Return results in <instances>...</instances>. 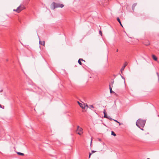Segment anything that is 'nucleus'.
Returning <instances> with one entry per match:
<instances>
[{
  "label": "nucleus",
  "instance_id": "obj_31",
  "mask_svg": "<svg viewBox=\"0 0 159 159\" xmlns=\"http://www.w3.org/2000/svg\"><path fill=\"white\" fill-rule=\"evenodd\" d=\"M92 153H89V155L90 156L91 155Z\"/></svg>",
  "mask_w": 159,
  "mask_h": 159
},
{
  "label": "nucleus",
  "instance_id": "obj_32",
  "mask_svg": "<svg viewBox=\"0 0 159 159\" xmlns=\"http://www.w3.org/2000/svg\"><path fill=\"white\" fill-rule=\"evenodd\" d=\"M149 43H148V44H146V46H148V45H149Z\"/></svg>",
  "mask_w": 159,
  "mask_h": 159
},
{
  "label": "nucleus",
  "instance_id": "obj_29",
  "mask_svg": "<svg viewBox=\"0 0 159 159\" xmlns=\"http://www.w3.org/2000/svg\"><path fill=\"white\" fill-rule=\"evenodd\" d=\"M92 143V139H91V143H90V145H91Z\"/></svg>",
  "mask_w": 159,
  "mask_h": 159
},
{
  "label": "nucleus",
  "instance_id": "obj_24",
  "mask_svg": "<svg viewBox=\"0 0 159 159\" xmlns=\"http://www.w3.org/2000/svg\"><path fill=\"white\" fill-rule=\"evenodd\" d=\"M105 0H101V1L102 2V3H104Z\"/></svg>",
  "mask_w": 159,
  "mask_h": 159
},
{
  "label": "nucleus",
  "instance_id": "obj_21",
  "mask_svg": "<svg viewBox=\"0 0 159 159\" xmlns=\"http://www.w3.org/2000/svg\"><path fill=\"white\" fill-rule=\"evenodd\" d=\"M77 134L80 135H81V134H82V133H81V132H78L77 133Z\"/></svg>",
  "mask_w": 159,
  "mask_h": 159
},
{
  "label": "nucleus",
  "instance_id": "obj_4",
  "mask_svg": "<svg viewBox=\"0 0 159 159\" xmlns=\"http://www.w3.org/2000/svg\"><path fill=\"white\" fill-rule=\"evenodd\" d=\"M77 103L79 104L80 107L82 109H85V107H88V105L87 104H86V105L85 104H82V103H80L79 101H77Z\"/></svg>",
  "mask_w": 159,
  "mask_h": 159
},
{
  "label": "nucleus",
  "instance_id": "obj_11",
  "mask_svg": "<svg viewBox=\"0 0 159 159\" xmlns=\"http://www.w3.org/2000/svg\"><path fill=\"white\" fill-rule=\"evenodd\" d=\"M114 81H112L111 82V83H109V87H113V85L114 84Z\"/></svg>",
  "mask_w": 159,
  "mask_h": 159
},
{
  "label": "nucleus",
  "instance_id": "obj_13",
  "mask_svg": "<svg viewBox=\"0 0 159 159\" xmlns=\"http://www.w3.org/2000/svg\"><path fill=\"white\" fill-rule=\"evenodd\" d=\"M17 154H18L19 155H21L23 156L24 155V154L20 152H17Z\"/></svg>",
  "mask_w": 159,
  "mask_h": 159
},
{
  "label": "nucleus",
  "instance_id": "obj_26",
  "mask_svg": "<svg viewBox=\"0 0 159 159\" xmlns=\"http://www.w3.org/2000/svg\"><path fill=\"white\" fill-rule=\"evenodd\" d=\"M13 11H16V12H17L18 13V11H16V9H14L13 10Z\"/></svg>",
  "mask_w": 159,
  "mask_h": 159
},
{
  "label": "nucleus",
  "instance_id": "obj_16",
  "mask_svg": "<svg viewBox=\"0 0 159 159\" xmlns=\"http://www.w3.org/2000/svg\"><path fill=\"white\" fill-rule=\"evenodd\" d=\"M78 62L80 65H82V62H81V61L80 60V59H79L78 61Z\"/></svg>",
  "mask_w": 159,
  "mask_h": 159
},
{
  "label": "nucleus",
  "instance_id": "obj_12",
  "mask_svg": "<svg viewBox=\"0 0 159 159\" xmlns=\"http://www.w3.org/2000/svg\"><path fill=\"white\" fill-rule=\"evenodd\" d=\"M87 107L91 110H92V108H94L93 105H89V106H88Z\"/></svg>",
  "mask_w": 159,
  "mask_h": 159
},
{
  "label": "nucleus",
  "instance_id": "obj_2",
  "mask_svg": "<svg viewBox=\"0 0 159 159\" xmlns=\"http://www.w3.org/2000/svg\"><path fill=\"white\" fill-rule=\"evenodd\" d=\"M64 5L62 4L56 3L55 2H53L51 5V8L54 10L55 8L60 7L62 8Z\"/></svg>",
  "mask_w": 159,
  "mask_h": 159
},
{
  "label": "nucleus",
  "instance_id": "obj_20",
  "mask_svg": "<svg viewBox=\"0 0 159 159\" xmlns=\"http://www.w3.org/2000/svg\"><path fill=\"white\" fill-rule=\"evenodd\" d=\"M99 34L101 35L102 36V33L101 31L100 30L99 32Z\"/></svg>",
  "mask_w": 159,
  "mask_h": 159
},
{
  "label": "nucleus",
  "instance_id": "obj_17",
  "mask_svg": "<svg viewBox=\"0 0 159 159\" xmlns=\"http://www.w3.org/2000/svg\"><path fill=\"white\" fill-rule=\"evenodd\" d=\"M126 65H127V64H126V62H125V65L123 67H122L121 69V70H124V68H125V66H126Z\"/></svg>",
  "mask_w": 159,
  "mask_h": 159
},
{
  "label": "nucleus",
  "instance_id": "obj_38",
  "mask_svg": "<svg viewBox=\"0 0 159 159\" xmlns=\"http://www.w3.org/2000/svg\"><path fill=\"white\" fill-rule=\"evenodd\" d=\"M136 62H137V64H138V63H137V61H136Z\"/></svg>",
  "mask_w": 159,
  "mask_h": 159
},
{
  "label": "nucleus",
  "instance_id": "obj_22",
  "mask_svg": "<svg viewBox=\"0 0 159 159\" xmlns=\"http://www.w3.org/2000/svg\"><path fill=\"white\" fill-rule=\"evenodd\" d=\"M81 61H85V60H84L82 58H80L79 59Z\"/></svg>",
  "mask_w": 159,
  "mask_h": 159
},
{
  "label": "nucleus",
  "instance_id": "obj_36",
  "mask_svg": "<svg viewBox=\"0 0 159 159\" xmlns=\"http://www.w3.org/2000/svg\"><path fill=\"white\" fill-rule=\"evenodd\" d=\"M90 156L89 155V158H90Z\"/></svg>",
  "mask_w": 159,
  "mask_h": 159
},
{
  "label": "nucleus",
  "instance_id": "obj_3",
  "mask_svg": "<svg viewBox=\"0 0 159 159\" xmlns=\"http://www.w3.org/2000/svg\"><path fill=\"white\" fill-rule=\"evenodd\" d=\"M25 9L24 6L23 5H20L16 9V11H18V13H19L21 11Z\"/></svg>",
  "mask_w": 159,
  "mask_h": 159
},
{
  "label": "nucleus",
  "instance_id": "obj_9",
  "mask_svg": "<svg viewBox=\"0 0 159 159\" xmlns=\"http://www.w3.org/2000/svg\"><path fill=\"white\" fill-rule=\"evenodd\" d=\"M39 44H41V45H42L43 46H44L45 45V42L44 41H39Z\"/></svg>",
  "mask_w": 159,
  "mask_h": 159
},
{
  "label": "nucleus",
  "instance_id": "obj_39",
  "mask_svg": "<svg viewBox=\"0 0 159 159\" xmlns=\"http://www.w3.org/2000/svg\"><path fill=\"white\" fill-rule=\"evenodd\" d=\"M147 159H150V158H147Z\"/></svg>",
  "mask_w": 159,
  "mask_h": 159
},
{
  "label": "nucleus",
  "instance_id": "obj_5",
  "mask_svg": "<svg viewBox=\"0 0 159 159\" xmlns=\"http://www.w3.org/2000/svg\"><path fill=\"white\" fill-rule=\"evenodd\" d=\"M82 130H83V129L81 128L80 127H79V126H77V131H79V132H81L82 131Z\"/></svg>",
  "mask_w": 159,
  "mask_h": 159
},
{
  "label": "nucleus",
  "instance_id": "obj_25",
  "mask_svg": "<svg viewBox=\"0 0 159 159\" xmlns=\"http://www.w3.org/2000/svg\"><path fill=\"white\" fill-rule=\"evenodd\" d=\"M96 152V151H94V150H92V153H94Z\"/></svg>",
  "mask_w": 159,
  "mask_h": 159
},
{
  "label": "nucleus",
  "instance_id": "obj_23",
  "mask_svg": "<svg viewBox=\"0 0 159 159\" xmlns=\"http://www.w3.org/2000/svg\"><path fill=\"white\" fill-rule=\"evenodd\" d=\"M103 113H104V115L105 114H107L105 109H104V111H103Z\"/></svg>",
  "mask_w": 159,
  "mask_h": 159
},
{
  "label": "nucleus",
  "instance_id": "obj_35",
  "mask_svg": "<svg viewBox=\"0 0 159 159\" xmlns=\"http://www.w3.org/2000/svg\"><path fill=\"white\" fill-rule=\"evenodd\" d=\"M0 108H2V106L0 104Z\"/></svg>",
  "mask_w": 159,
  "mask_h": 159
},
{
  "label": "nucleus",
  "instance_id": "obj_28",
  "mask_svg": "<svg viewBox=\"0 0 159 159\" xmlns=\"http://www.w3.org/2000/svg\"><path fill=\"white\" fill-rule=\"evenodd\" d=\"M98 140L99 141H100V142L101 141V139H100L98 138Z\"/></svg>",
  "mask_w": 159,
  "mask_h": 159
},
{
  "label": "nucleus",
  "instance_id": "obj_19",
  "mask_svg": "<svg viewBox=\"0 0 159 159\" xmlns=\"http://www.w3.org/2000/svg\"><path fill=\"white\" fill-rule=\"evenodd\" d=\"M109 119L110 120H112L113 119L110 116H108V117L107 118Z\"/></svg>",
  "mask_w": 159,
  "mask_h": 159
},
{
  "label": "nucleus",
  "instance_id": "obj_37",
  "mask_svg": "<svg viewBox=\"0 0 159 159\" xmlns=\"http://www.w3.org/2000/svg\"><path fill=\"white\" fill-rule=\"evenodd\" d=\"M157 75L158 76H159V75H158V73H157Z\"/></svg>",
  "mask_w": 159,
  "mask_h": 159
},
{
  "label": "nucleus",
  "instance_id": "obj_34",
  "mask_svg": "<svg viewBox=\"0 0 159 159\" xmlns=\"http://www.w3.org/2000/svg\"><path fill=\"white\" fill-rule=\"evenodd\" d=\"M118 49H117L116 50V52H118Z\"/></svg>",
  "mask_w": 159,
  "mask_h": 159
},
{
  "label": "nucleus",
  "instance_id": "obj_18",
  "mask_svg": "<svg viewBox=\"0 0 159 159\" xmlns=\"http://www.w3.org/2000/svg\"><path fill=\"white\" fill-rule=\"evenodd\" d=\"M108 116H107V114H105L104 115V117L105 118H107L108 117Z\"/></svg>",
  "mask_w": 159,
  "mask_h": 159
},
{
  "label": "nucleus",
  "instance_id": "obj_6",
  "mask_svg": "<svg viewBox=\"0 0 159 159\" xmlns=\"http://www.w3.org/2000/svg\"><path fill=\"white\" fill-rule=\"evenodd\" d=\"M117 20L119 22V23H120V25H121L122 27H123V25H122V24H121V21H120V19L119 18V17H117Z\"/></svg>",
  "mask_w": 159,
  "mask_h": 159
},
{
  "label": "nucleus",
  "instance_id": "obj_33",
  "mask_svg": "<svg viewBox=\"0 0 159 159\" xmlns=\"http://www.w3.org/2000/svg\"><path fill=\"white\" fill-rule=\"evenodd\" d=\"M118 123L120 125H121V124L120 123V122H118Z\"/></svg>",
  "mask_w": 159,
  "mask_h": 159
},
{
  "label": "nucleus",
  "instance_id": "obj_30",
  "mask_svg": "<svg viewBox=\"0 0 159 159\" xmlns=\"http://www.w3.org/2000/svg\"><path fill=\"white\" fill-rule=\"evenodd\" d=\"M2 91H3V90H0V93H1Z\"/></svg>",
  "mask_w": 159,
  "mask_h": 159
},
{
  "label": "nucleus",
  "instance_id": "obj_15",
  "mask_svg": "<svg viewBox=\"0 0 159 159\" xmlns=\"http://www.w3.org/2000/svg\"><path fill=\"white\" fill-rule=\"evenodd\" d=\"M111 135H113L114 136H115L116 135V134L113 131L111 132Z\"/></svg>",
  "mask_w": 159,
  "mask_h": 159
},
{
  "label": "nucleus",
  "instance_id": "obj_14",
  "mask_svg": "<svg viewBox=\"0 0 159 159\" xmlns=\"http://www.w3.org/2000/svg\"><path fill=\"white\" fill-rule=\"evenodd\" d=\"M109 89L110 90V92L111 93H114V92L112 90V87H109Z\"/></svg>",
  "mask_w": 159,
  "mask_h": 159
},
{
  "label": "nucleus",
  "instance_id": "obj_10",
  "mask_svg": "<svg viewBox=\"0 0 159 159\" xmlns=\"http://www.w3.org/2000/svg\"><path fill=\"white\" fill-rule=\"evenodd\" d=\"M137 3H134L133 5L132 6V9L133 10H134V8L137 5Z\"/></svg>",
  "mask_w": 159,
  "mask_h": 159
},
{
  "label": "nucleus",
  "instance_id": "obj_1",
  "mask_svg": "<svg viewBox=\"0 0 159 159\" xmlns=\"http://www.w3.org/2000/svg\"><path fill=\"white\" fill-rule=\"evenodd\" d=\"M145 122V121L144 120L139 119L137 121L136 124L139 128L140 129L143 130V129L142 128H143L144 127Z\"/></svg>",
  "mask_w": 159,
  "mask_h": 159
},
{
  "label": "nucleus",
  "instance_id": "obj_40",
  "mask_svg": "<svg viewBox=\"0 0 159 159\" xmlns=\"http://www.w3.org/2000/svg\"><path fill=\"white\" fill-rule=\"evenodd\" d=\"M158 80H159V78H158Z\"/></svg>",
  "mask_w": 159,
  "mask_h": 159
},
{
  "label": "nucleus",
  "instance_id": "obj_7",
  "mask_svg": "<svg viewBox=\"0 0 159 159\" xmlns=\"http://www.w3.org/2000/svg\"><path fill=\"white\" fill-rule=\"evenodd\" d=\"M152 56L154 60L155 61H157V57H156L154 55H152Z\"/></svg>",
  "mask_w": 159,
  "mask_h": 159
},
{
  "label": "nucleus",
  "instance_id": "obj_27",
  "mask_svg": "<svg viewBox=\"0 0 159 159\" xmlns=\"http://www.w3.org/2000/svg\"><path fill=\"white\" fill-rule=\"evenodd\" d=\"M113 120H114V121H115V122H117V123L118 122V121H117V120H114V119H113Z\"/></svg>",
  "mask_w": 159,
  "mask_h": 159
},
{
  "label": "nucleus",
  "instance_id": "obj_8",
  "mask_svg": "<svg viewBox=\"0 0 159 159\" xmlns=\"http://www.w3.org/2000/svg\"><path fill=\"white\" fill-rule=\"evenodd\" d=\"M116 76V77H121L122 78L124 79V80H125V78L123 77L122 76H121L120 74H117Z\"/></svg>",
  "mask_w": 159,
  "mask_h": 159
}]
</instances>
